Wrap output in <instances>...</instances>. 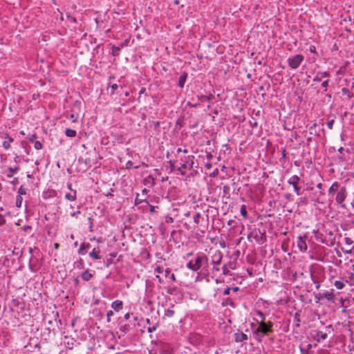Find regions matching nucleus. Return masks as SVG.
<instances>
[{"label":"nucleus","instance_id":"nucleus-55","mask_svg":"<svg viewBox=\"0 0 354 354\" xmlns=\"http://www.w3.org/2000/svg\"><path fill=\"white\" fill-rule=\"evenodd\" d=\"M5 223V218L3 215L0 214V225H3Z\"/></svg>","mask_w":354,"mask_h":354},{"label":"nucleus","instance_id":"nucleus-27","mask_svg":"<svg viewBox=\"0 0 354 354\" xmlns=\"http://www.w3.org/2000/svg\"><path fill=\"white\" fill-rule=\"evenodd\" d=\"M93 277V274H91L88 270H86L82 274V278L85 281H88Z\"/></svg>","mask_w":354,"mask_h":354},{"label":"nucleus","instance_id":"nucleus-62","mask_svg":"<svg viewBox=\"0 0 354 354\" xmlns=\"http://www.w3.org/2000/svg\"><path fill=\"white\" fill-rule=\"evenodd\" d=\"M70 118L72 119L73 122L76 121V120H77V118L75 116L74 114H71L70 115Z\"/></svg>","mask_w":354,"mask_h":354},{"label":"nucleus","instance_id":"nucleus-22","mask_svg":"<svg viewBox=\"0 0 354 354\" xmlns=\"http://www.w3.org/2000/svg\"><path fill=\"white\" fill-rule=\"evenodd\" d=\"M118 85L117 84H109L107 86V91L110 94V95H113L115 93V91L118 89Z\"/></svg>","mask_w":354,"mask_h":354},{"label":"nucleus","instance_id":"nucleus-46","mask_svg":"<svg viewBox=\"0 0 354 354\" xmlns=\"http://www.w3.org/2000/svg\"><path fill=\"white\" fill-rule=\"evenodd\" d=\"M156 328H157V324H155L152 326L148 327L147 331L149 333H151L154 332L156 330Z\"/></svg>","mask_w":354,"mask_h":354},{"label":"nucleus","instance_id":"nucleus-1","mask_svg":"<svg viewBox=\"0 0 354 354\" xmlns=\"http://www.w3.org/2000/svg\"><path fill=\"white\" fill-rule=\"evenodd\" d=\"M258 326L254 330L253 334L254 338L259 342H261L264 336L268 335L269 334L273 332L272 327L273 323L271 321H268V322H261V323H257Z\"/></svg>","mask_w":354,"mask_h":354},{"label":"nucleus","instance_id":"nucleus-56","mask_svg":"<svg viewBox=\"0 0 354 354\" xmlns=\"http://www.w3.org/2000/svg\"><path fill=\"white\" fill-rule=\"evenodd\" d=\"M37 186V182H36V183L32 182L31 185H30V187L31 189H33L34 187H36Z\"/></svg>","mask_w":354,"mask_h":354},{"label":"nucleus","instance_id":"nucleus-21","mask_svg":"<svg viewBox=\"0 0 354 354\" xmlns=\"http://www.w3.org/2000/svg\"><path fill=\"white\" fill-rule=\"evenodd\" d=\"M65 198L70 201H74L77 198V192L76 190H72L71 193H67L65 195Z\"/></svg>","mask_w":354,"mask_h":354},{"label":"nucleus","instance_id":"nucleus-2","mask_svg":"<svg viewBox=\"0 0 354 354\" xmlns=\"http://www.w3.org/2000/svg\"><path fill=\"white\" fill-rule=\"evenodd\" d=\"M223 259V254L220 250H215L211 256V274L212 277H216L221 271V263Z\"/></svg>","mask_w":354,"mask_h":354},{"label":"nucleus","instance_id":"nucleus-13","mask_svg":"<svg viewBox=\"0 0 354 354\" xmlns=\"http://www.w3.org/2000/svg\"><path fill=\"white\" fill-rule=\"evenodd\" d=\"M57 196V192L54 189H48L43 192V198L44 199H49L54 198Z\"/></svg>","mask_w":354,"mask_h":354},{"label":"nucleus","instance_id":"nucleus-30","mask_svg":"<svg viewBox=\"0 0 354 354\" xmlns=\"http://www.w3.org/2000/svg\"><path fill=\"white\" fill-rule=\"evenodd\" d=\"M312 348L310 344H307L306 348H304L302 346H299V351L301 354H308V351Z\"/></svg>","mask_w":354,"mask_h":354},{"label":"nucleus","instance_id":"nucleus-31","mask_svg":"<svg viewBox=\"0 0 354 354\" xmlns=\"http://www.w3.org/2000/svg\"><path fill=\"white\" fill-rule=\"evenodd\" d=\"M8 169H9V173L7 174V176L9 178H12L13 176V174L19 170V167H15L14 168L10 167Z\"/></svg>","mask_w":354,"mask_h":354},{"label":"nucleus","instance_id":"nucleus-61","mask_svg":"<svg viewBox=\"0 0 354 354\" xmlns=\"http://www.w3.org/2000/svg\"><path fill=\"white\" fill-rule=\"evenodd\" d=\"M124 318L125 320H128L130 318V314L129 313L125 314Z\"/></svg>","mask_w":354,"mask_h":354},{"label":"nucleus","instance_id":"nucleus-28","mask_svg":"<svg viewBox=\"0 0 354 354\" xmlns=\"http://www.w3.org/2000/svg\"><path fill=\"white\" fill-rule=\"evenodd\" d=\"M257 315L258 316L259 319H256L257 323H261V322H265L266 320V315L261 311L257 312Z\"/></svg>","mask_w":354,"mask_h":354},{"label":"nucleus","instance_id":"nucleus-47","mask_svg":"<svg viewBox=\"0 0 354 354\" xmlns=\"http://www.w3.org/2000/svg\"><path fill=\"white\" fill-rule=\"evenodd\" d=\"M35 148L36 149H41L42 148V145L39 141L35 142Z\"/></svg>","mask_w":354,"mask_h":354},{"label":"nucleus","instance_id":"nucleus-25","mask_svg":"<svg viewBox=\"0 0 354 354\" xmlns=\"http://www.w3.org/2000/svg\"><path fill=\"white\" fill-rule=\"evenodd\" d=\"M29 268L32 272H36L39 266L36 259H30Z\"/></svg>","mask_w":354,"mask_h":354},{"label":"nucleus","instance_id":"nucleus-12","mask_svg":"<svg viewBox=\"0 0 354 354\" xmlns=\"http://www.w3.org/2000/svg\"><path fill=\"white\" fill-rule=\"evenodd\" d=\"M100 248H95L89 253V257L94 260H99L101 259V256L100 255Z\"/></svg>","mask_w":354,"mask_h":354},{"label":"nucleus","instance_id":"nucleus-45","mask_svg":"<svg viewBox=\"0 0 354 354\" xmlns=\"http://www.w3.org/2000/svg\"><path fill=\"white\" fill-rule=\"evenodd\" d=\"M334 122H335L334 120H330L328 121L326 123L327 127L329 129H332L333 127Z\"/></svg>","mask_w":354,"mask_h":354},{"label":"nucleus","instance_id":"nucleus-34","mask_svg":"<svg viewBox=\"0 0 354 354\" xmlns=\"http://www.w3.org/2000/svg\"><path fill=\"white\" fill-rule=\"evenodd\" d=\"M84 263L82 259H80L75 262V267L78 269H82L84 268Z\"/></svg>","mask_w":354,"mask_h":354},{"label":"nucleus","instance_id":"nucleus-51","mask_svg":"<svg viewBox=\"0 0 354 354\" xmlns=\"http://www.w3.org/2000/svg\"><path fill=\"white\" fill-rule=\"evenodd\" d=\"M67 18L68 20L71 22L76 23V19L74 17H72L71 15H67Z\"/></svg>","mask_w":354,"mask_h":354},{"label":"nucleus","instance_id":"nucleus-15","mask_svg":"<svg viewBox=\"0 0 354 354\" xmlns=\"http://www.w3.org/2000/svg\"><path fill=\"white\" fill-rule=\"evenodd\" d=\"M194 267L196 268V270L198 272L201 268H202L201 266V253H198L196 256V258L194 259Z\"/></svg>","mask_w":354,"mask_h":354},{"label":"nucleus","instance_id":"nucleus-20","mask_svg":"<svg viewBox=\"0 0 354 354\" xmlns=\"http://www.w3.org/2000/svg\"><path fill=\"white\" fill-rule=\"evenodd\" d=\"M165 277H168L170 281L175 282L176 280L175 274L171 273V270L169 268L165 270Z\"/></svg>","mask_w":354,"mask_h":354},{"label":"nucleus","instance_id":"nucleus-60","mask_svg":"<svg viewBox=\"0 0 354 354\" xmlns=\"http://www.w3.org/2000/svg\"><path fill=\"white\" fill-rule=\"evenodd\" d=\"M156 279H158V281H159L160 283H162V278L160 277V275H159V274H156Z\"/></svg>","mask_w":354,"mask_h":354},{"label":"nucleus","instance_id":"nucleus-52","mask_svg":"<svg viewBox=\"0 0 354 354\" xmlns=\"http://www.w3.org/2000/svg\"><path fill=\"white\" fill-rule=\"evenodd\" d=\"M232 290V289H231L230 288H229V287L226 288L224 290V291H223V295H229V294H230V290Z\"/></svg>","mask_w":354,"mask_h":354},{"label":"nucleus","instance_id":"nucleus-42","mask_svg":"<svg viewBox=\"0 0 354 354\" xmlns=\"http://www.w3.org/2000/svg\"><path fill=\"white\" fill-rule=\"evenodd\" d=\"M223 304V306H225V305H230V306H233V307H234V304H233V302H232V299H230V298H227V299H226V300H225V302H223V304Z\"/></svg>","mask_w":354,"mask_h":354},{"label":"nucleus","instance_id":"nucleus-64","mask_svg":"<svg viewBox=\"0 0 354 354\" xmlns=\"http://www.w3.org/2000/svg\"><path fill=\"white\" fill-rule=\"evenodd\" d=\"M351 205L352 208L354 209V193H353V198L351 203Z\"/></svg>","mask_w":354,"mask_h":354},{"label":"nucleus","instance_id":"nucleus-5","mask_svg":"<svg viewBox=\"0 0 354 354\" xmlns=\"http://www.w3.org/2000/svg\"><path fill=\"white\" fill-rule=\"evenodd\" d=\"M326 331L315 330L312 333V335L317 342H321L326 339L328 337L327 330L330 332L332 329V326L329 325L325 327Z\"/></svg>","mask_w":354,"mask_h":354},{"label":"nucleus","instance_id":"nucleus-17","mask_svg":"<svg viewBox=\"0 0 354 354\" xmlns=\"http://www.w3.org/2000/svg\"><path fill=\"white\" fill-rule=\"evenodd\" d=\"M91 248L90 243H83L81 244L80 248L78 250V254L80 255H84L86 254V250Z\"/></svg>","mask_w":354,"mask_h":354},{"label":"nucleus","instance_id":"nucleus-44","mask_svg":"<svg viewBox=\"0 0 354 354\" xmlns=\"http://www.w3.org/2000/svg\"><path fill=\"white\" fill-rule=\"evenodd\" d=\"M344 240L345 243L347 245H350L353 243V239L350 237H344Z\"/></svg>","mask_w":354,"mask_h":354},{"label":"nucleus","instance_id":"nucleus-33","mask_svg":"<svg viewBox=\"0 0 354 354\" xmlns=\"http://www.w3.org/2000/svg\"><path fill=\"white\" fill-rule=\"evenodd\" d=\"M334 286L336 288L341 290L344 287V283L342 281H335L334 282Z\"/></svg>","mask_w":354,"mask_h":354},{"label":"nucleus","instance_id":"nucleus-9","mask_svg":"<svg viewBox=\"0 0 354 354\" xmlns=\"http://www.w3.org/2000/svg\"><path fill=\"white\" fill-rule=\"evenodd\" d=\"M308 239V236L306 234H304L302 236L298 237L297 240V247L298 248L299 250L301 252H306L308 249V246L306 244V239Z\"/></svg>","mask_w":354,"mask_h":354},{"label":"nucleus","instance_id":"nucleus-49","mask_svg":"<svg viewBox=\"0 0 354 354\" xmlns=\"http://www.w3.org/2000/svg\"><path fill=\"white\" fill-rule=\"evenodd\" d=\"M221 270L223 271V274L224 275H227L228 274V270L226 268V266L224 265L223 266L221 267Z\"/></svg>","mask_w":354,"mask_h":354},{"label":"nucleus","instance_id":"nucleus-24","mask_svg":"<svg viewBox=\"0 0 354 354\" xmlns=\"http://www.w3.org/2000/svg\"><path fill=\"white\" fill-rule=\"evenodd\" d=\"M214 98V95L212 94H209V95H198V99L201 102H205V101H212Z\"/></svg>","mask_w":354,"mask_h":354},{"label":"nucleus","instance_id":"nucleus-19","mask_svg":"<svg viewBox=\"0 0 354 354\" xmlns=\"http://www.w3.org/2000/svg\"><path fill=\"white\" fill-rule=\"evenodd\" d=\"M187 73L184 72L179 77V79H178V86L180 88H183L184 87V85H185V83L186 82V80H187Z\"/></svg>","mask_w":354,"mask_h":354},{"label":"nucleus","instance_id":"nucleus-35","mask_svg":"<svg viewBox=\"0 0 354 354\" xmlns=\"http://www.w3.org/2000/svg\"><path fill=\"white\" fill-rule=\"evenodd\" d=\"M187 268L194 272H196V268L194 267V261H189L187 263Z\"/></svg>","mask_w":354,"mask_h":354},{"label":"nucleus","instance_id":"nucleus-3","mask_svg":"<svg viewBox=\"0 0 354 354\" xmlns=\"http://www.w3.org/2000/svg\"><path fill=\"white\" fill-rule=\"evenodd\" d=\"M304 57L301 54H297L293 56H290L288 58L287 62L288 64V66L292 69H296L297 68L301 62L304 61Z\"/></svg>","mask_w":354,"mask_h":354},{"label":"nucleus","instance_id":"nucleus-58","mask_svg":"<svg viewBox=\"0 0 354 354\" xmlns=\"http://www.w3.org/2000/svg\"><path fill=\"white\" fill-rule=\"evenodd\" d=\"M185 157L186 156H184V157L180 156V162H187V159H185Z\"/></svg>","mask_w":354,"mask_h":354},{"label":"nucleus","instance_id":"nucleus-18","mask_svg":"<svg viewBox=\"0 0 354 354\" xmlns=\"http://www.w3.org/2000/svg\"><path fill=\"white\" fill-rule=\"evenodd\" d=\"M339 188V183L337 181L334 182L328 189V194H333L335 192H337Z\"/></svg>","mask_w":354,"mask_h":354},{"label":"nucleus","instance_id":"nucleus-57","mask_svg":"<svg viewBox=\"0 0 354 354\" xmlns=\"http://www.w3.org/2000/svg\"><path fill=\"white\" fill-rule=\"evenodd\" d=\"M80 214V211H77V212H75L72 213L71 214V216L75 217V216H77V215H78Z\"/></svg>","mask_w":354,"mask_h":354},{"label":"nucleus","instance_id":"nucleus-36","mask_svg":"<svg viewBox=\"0 0 354 354\" xmlns=\"http://www.w3.org/2000/svg\"><path fill=\"white\" fill-rule=\"evenodd\" d=\"M154 272L156 273H157L158 274H161L163 272H165V270L162 267H161L160 266H156L155 268H154Z\"/></svg>","mask_w":354,"mask_h":354},{"label":"nucleus","instance_id":"nucleus-26","mask_svg":"<svg viewBox=\"0 0 354 354\" xmlns=\"http://www.w3.org/2000/svg\"><path fill=\"white\" fill-rule=\"evenodd\" d=\"M345 279L346 283H348L351 286H354V273L350 272Z\"/></svg>","mask_w":354,"mask_h":354},{"label":"nucleus","instance_id":"nucleus-53","mask_svg":"<svg viewBox=\"0 0 354 354\" xmlns=\"http://www.w3.org/2000/svg\"><path fill=\"white\" fill-rule=\"evenodd\" d=\"M3 147L5 148V149H8L10 147V144L9 142H8L7 141H4L3 142Z\"/></svg>","mask_w":354,"mask_h":354},{"label":"nucleus","instance_id":"nucleus-11","mask_svg":"<svg viewBox=\"0 0 354 354\" xmlns=\"http://www.w3.org/2000/svg\"><path fill=\"white\" fill-rule=\"evenodd\" d=\"M234 337L236 342H242L248 340V335L242 332L234 333Z\"/></svg>","mask_w":354,"mask_h":354},{"label":"nucleus","instance_id":"nucleus-54","mask_svg":"<svg viewBox=\"0 0 354 354\" xmlns=\"http://www.w3.org/2000/svg\"><path fill=\"white\" fill-rule=\"evenodd\" d=\"M133 165V162L131 160H129L127 162V165H126V167L127 169H130Z\"/></svg>","mask_w":354,"mask_h":354},{"label":"nucleus","instance_id":"nucleus-16","mask_svg":"<svg viewBox=\"0 0 354 354\" xmlns=\"http://www.w3.org/2000/svg\"><path fill=\"white\" fill-rule=\"evenodd\" d=\"M18 195L17 196V199H16V206L17 207L19 208L21 205V203H22V185H21L19 189H18Z\"/></svg>","mask_w":354,"mask_h":354},{"label":"nucleus","instance_id":"nucleus-29","mask_svg":"<svg viewBox=\"0 0 354 354\" xmlns=\"http://www.w3.org/2000/svg\"><path fill=\"white\" fill-rule=\"evenodd\" d=\"M65 134L68 137L74 138L76 136L77 133L75 130L71 129H66L65 131Z\"/></svg>","mask_w":354,"mask_h":354},{"label":"nucleus","instance_id":"nucleus-23","mask_svg":"<svg viewBox=\"0 0 354 354\" xmlns=\"http://www.w3.org/2000/svg\"><path fill=\"white\" fill-rule=\"evenodd\" d=\"M201 255L202 268L205 270L208 266V258L204 253H201Z\"/></svg>","mask_w":354,"mask_h":354},{"label":"nucleus","instance_id":"nucleus-7","mask_svg":"<svg viewBox=\"0 0 354 354\" xmlns=\"http://www.w3.org/2000/svg\"><path fill=\"white\" fill-rule=\"evenodd\" d=\"M187 159L186 162H180V167L178 170L180 171L182 174H185V171L187 169H191L193 167V165L194 163V156L192 155H189L185 157Z\"/></svg>","mask_w":354,"mask_h":354},{"label":"nucleus","instance_id":"nucleus-43","mask_svg":"<svg viewBox=\"0 0 354 354\" xmlns=\"http://www.w3.org/2000/svg\"><path fill=\"white\" fill-rule=\"evenodd\" d=\"M200 218H201V214L200 213H196L194 216V223L196 224H198Z\"/></svg>","mask_w":354,"mask_h":354},{"label":"nucleus","instance_id":"nucleus-38","mask_svg":"<svg viewBox=\"0 0 354 354\" xmlns=\"http://www.w3.org/2000/svg\"><path fill=\"white\" fill-rule=\"evenodd\" d=\"M342 93L343 94H344V95H346L348 97V98H351V97H352V96H353V95H351V93L350 91H349L348 88H343L342 89Z\"/></svg>","mask_w":354,"mask_h":354},{"label":"nucleus","instance_id":"nucleus-10","mask_svg":"<svg viewBox=\"0 0 354 354\" xmlns=\"http://www.w3.org/2000/svg\"><path fill=\"white\" fill-rule=\"evenodd\" d=\"M330 77V73L328 71H318L316 73L313 81L314 82H321L323 78Z\"/></svg>","mask_w":354,"mask_h":354},{"label":"nucleus","instance_id":"nucleus-40","mask_svg":"<svg viewBox=\"0 0 354 354\" xmlns=\"http://www.w3.org/2000/svg\"><path fill=\"white\" fill-rule=\"evenodd\" d=\"M113 315V310H110L106 313V322L109 323L111 322V317Z\"/></svg>","mask_w":354,"mask_h":354},{"label":"nucleus","instance_id":"nucleus-50","mask_svg":"<svg viewBox=\"0 0 354 354\" xmlns=\"http://www.w3.org/2000/svg\"><path fill=\"white\" fill-rule=\"evenodd\" d=\"M10 183H12L14 186L17 185L19 183V180L17 178H14L11 181Z\"/></svg>","mask_w":354,"mask_h":354},{"label":"nucleus","instance_id":"nucleus-14","mask_svg":"<svg viewBox=\"0 0 354 354\" xmlns=\"http://www.w3.org/2000/svg\"><path fill=\"white\" fill-rule=\"evenodd\" d=\"M123 302L121 300H115L111 304V308L115 311L119 312L122 309Z\"/></svg>","mask_w":354,"mask_h":354},{"label":"nucleus","instance_id":"nucleus-48","mask_svg":"<svg viewBox=\"0 0 354 354\" xmlns=\"http://www.w3.org/2000/svg\"><path fill=\"white\" fill-rule=\"evenodd\" d=\"M328 82H329V80H328V79H327V80H324V81L322 83V86L323 88H325V91H326V89H327V87H328Z\"/></svg>","mask_w":354,"mask_h":354},{"label":"nucleus","instance_id":"nucleus-4","mask_svg":"<svg viewBox=\"0 0 354 354\" xmlns=\"http://www.w3.org/2000/svg\"><path fill=\"white\" fill-rule=\"evenodd\" d=\"M347 196V190L346 187H341L337 192L335 197V202L342 208H346V205L344 203Z\"/></svg>","mask_w":354,"mask_h":354},{"label":"nucleus","instance_id":"nucleus-37","mask_svg":"<svg viewBox=\"0 0 354 354\" xmlns=\"http://www.w3.org/2000/svg\"><path fill=\"white\" fill-rule=\"evenodd\" d=\"M174 310H171V309H167L165 313V315L168 317H171L174 315Z\"/></svg>","mask_w":354,"mask_h":354},{"label":"nucleus","instance_id":"nucleus-32","mask_svg":"<svg viewBox=\"0 0 354 354\" xmlns=\"http://www.w3.org/2000/svg\"><path fill=\"white\" fill-rule=\"evenodd\" d=\"M240 213L245 218H248V212L246 209V206L245 205H242L240 209Z\"/></svg>","mask_w":354,"mask_h":354},{"label":"nucleus","instance_id":"nucleus-39","mask_svg":"<svg viewBox=\"0 0 354 354\" xmlns=\"http://www.w3.org/2000/svg\"><path fill=\"white\" fill-rule=\"evenodd\" d=\"M294 321L296 322V324L295 326L297 327H299V322H300V319H299V315L298 313H295V316H294Z\"/></svg>","mask_w":354,"mask_h":354},{"label":"nucleus","instance_id":"nucleus-6","mask_svg":"<svg viewBox=\"0 0 354 354\" xmlns=\"http://www.w3.org/2000/svg\"><path fill=\"white\" fill-rule=\"evenodd\" d=\"M10 310L13 313V315L18 319L22 317V315L21 312L22 310V307L20 306V302L17 299H14L11 301L10 303Z\"/></svg>","mask_w":354,"mask_h":354},{"label":"nucleus","instance_id":"nucleus-59","mask_svg":"<svg viewBox=\"0 0 354 354\" xmlns=\"http://www.w3.org/2000/svg\"><path fill=\"white\" fill-rule=\"evenodd\" d=\"M286 196V198L288 199V200H292V195L290 194H286L285 195Z\"/></svg>","mask_w":354,"mask_h":354},{"label":"nucleus","instance_id":"nucleus-63","mask_svg":"<svg viewBox=\"0 0 354 354\" xmlns=\"http://www.w3.org/2000/svg\"><path fill=\"white\" fill-rule=\"evenodd\" d=\"M310 51L311 53H315V47L314 46H311L310 47Z\"/></svg>","mask_w":354,"mask_h":354},{"label":"nucleus","instance_id":"nucleus-41","mask_svg":"<svg viewBox=\"0 0 354 354\" xmlns=\"http://www.w3.org/2000/svg\"><path fill=\"white\" fill-rule=\"evenodd\" d=\"M181 152L183 153H188L189 151L187 149H182L181 148H178L176 151V155L179 156Z\"/></svg>","mask_w":354,"mask_h":354},{"label":"nucleus","instance_id":"nucleus-8","mask_svg":"<svg viewBox=\"0 0 354 354\" xmlns=\"http://www.w3.org/2000/svg\"><path fill=\"white\" fill-rule=\"evenodd\" d=\"M300 181V178L297 175H293L290 177L287 181L288 184L292 185L294 188V191L297 196L301 194V187L299 185V183Z\"/></svg>","mask_w":354,"mask_h":354}]
</instances>
